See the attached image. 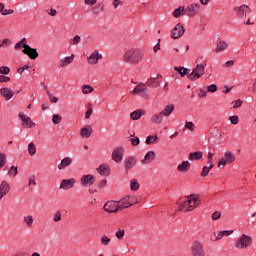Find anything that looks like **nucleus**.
<instances>
[{"instance_id": "de8ad7c7", "label": "nucleus", "mask_w": 256, "mask_h": 256, "mask_svg": "<svg viewBox=\"0 0 256 256\" xmlns=\"http://www.w3.org/2000/svg\"><path fill=\"white\" fill-rule=\"evenodd\" d=\"M18 173H19V170H18L17 166H11L8 171V175H11L12 177H17Z\"/></svg>"}, {"instance_id": "a211bd4d", "label": "nucleus", "mask_w": 256, "mask_h": 256, "mask_svg": "<svg viewBox=\"0 0 256 256\" xmlns=\"http://www.w3.org/2000/svg\"><path fill=\"white\" fill-rule=\"evenodd\" d=\"M145 84L140 83L138 84L134 90L132 91V95H139V97H147L148 90L145 89Z\"/></svg>"}, {"instance_id": "bf43d9fd", "label": "nucleus", "mask_w": 256, "mask_h": 256, "mask_svg": "<svg viewBox=\"0 0 256 256\" xmlns=\"http://www.w3.org/2000/svg\"><path fill=\"white\" fill-rule=\"evenodd\" d=\"M207 91H208L209 93H215V92L217 91V85L212 84V85L208 86V87H207Z\"/></svg>"}, {"instance_id": "f8f14e48", "label": "nucleus", "mask_w": 256, "mask_h": 256, "mask_svg": "<svg viewBox=\"0 0 256 256\" xmlns=\"http://www.w3.org/2000/svg\"><path fill=\"white\" fill-rule=\"evenodd\" d=\"M178 211H182V213H189L193 211L187 198H182L178 201Z\"/></svg>"}, {"instance_id": "c03bdc74", "label": "nucleus", "mask_w": 256, "mask_h": 256, "mask_svg": "<svg viewBox=\"0 0 256 256\" xmlns=\"http://www.w3.org/2000/svg\"><path fill=\"white\" fill-rule=\"evenodd\" d=\"M100 241L104 247H107L111 244V238H109L107 235H102Z\"/></svg>"}, {"instance_id": "c756f323", "label": "nucleus", "mask_w": 256, "mask_h": 256, "mask_svg": "<svg viewBox=\"0 0 256 256\" xmlns=\"http://www.w3.org/2000/svg\"><path fill=\"white\" fill-rule=\"evenodd\" d=\"M73 163V159L71 157H65L64 159L61 160L60 164L58 165L59 171H63L66 167H69Z\"/></svg>"}, {"instance_id": "f03ea898", "label": "nucleus", "mask_w": 256, "mask_h": 256, "mask_svg": "<svg viewBox=\"0 0 256 256\" xmlns=\"http://www.w3.org/2000/svg\"><path fill=\"white\" fill-rule=\"evenodd\" d=\"M143 55H145L143 50L130 49L124 53V61L131 64L139 63L143 59Z\"/></svg>"}, {"instance_id": "a878e982", "label": "nucleus", "mask_w": 256, "mask_h": 256, "mask_svg": "<svg viewBox=\"0 0 256 256\" xmlns=\"http://www.w3.org/2000/svg\"><path fill=\"white\" fill-rule=\"evenodd\" d=\"M75 59V54H71V56L64 57L60 59L59 61V67H67V65H71L73 63V60Z\"/></svg>"}, {"instance_id": "13d9d810", "label": "nucleus", "mask_w": 256, "mask_h": 256, "mask_svg": "<svg viewBox=\"0 0 256 256\" xmlns=\"http://www.w3.org/2000/svg\"><path fill=\"white\" fill-rule=\"evenodd\" d=\"M219 219H221V212L215 211V212L212 214V220H213V221H217V220H219Z\"/></svg>"}, {"instance_id": "f704fd0d", "label": "nucleus", "mask_w": 256, "mask_h": 256, "mask_svg": "<svg viewBox=\"0 0 256 256\" xmlns=\"http://www.w3.org/2000/svg\"><path fill=\"white\" fill-rule=\"evenodd\" d=\"M151 121H152L155 125H161V123H163V115L161 114V112L152 115Z\"/></svg>"}, {"instance_id": "c85d7f7f", "label": "nucleus", "mask_w": 256, "mask_h": 256, "mask_svg": "<svg viewBox=\"0 0 256 256\" xmlns=\"http://www.w3.org/2000/svg\"><path fill=\"white\" fill-rule=\"evenodd\" d=\"M173 111H175V105L168 104L164 107V109L160 113L162 117H169Z\"/></svg>"}, {"instance_id": "1a4fd4ad", "label": "nucleus", "mask_w": 256, "mask_h": 256, "mask_svg": "<svg viewBox=\"0 0 256 256\" xmlns=\"http://www.w3.org/2000/svg\"><path fill=\"white\" fill-rule=\"evenodd\" d=\"M184 34L185 28L183 27V25H181V23L176 24L171 31V37L173 39H179L180 37H183Z\"/></svg>"}, {"instance_id": "a18cd8bd", "label": "nucleus", "mask_w": 256, "mask_h": 256, "mask_svg": "<svg viewBox=\"0 0 256 256\" xmlns=\"http://www.w3.org/2000/svg\"><path fill=\"white\" fill-rule=\"evenodd\" d=\"M79 43H81V36L79 35H76L74 38L69 40L70 45H79Z\"/></svg>"}, {"instance_id": "423d86ee", "label": "nucleus", "mask_w": 256, "mask_h": 256, "mask_svg": "<svg viewBox=\"0 0 256 256\" xmlns=\"http://www.w3.org/2000/svg\"><path fill=\"white\" fill-rule=\"evenodd\" d=\"M235 161V154L231 151H227L224 153V158H221L218 161V167H225V165H229Z\"/></svg>"}, {"instance_id": "cd10ccee", "label": "nucleus", "mask_w": 256, "mask_h": 256, "mask_svg": "<svg viewBox=\"0 0 256 256\" xmlns=\"http://www.w3.org/2000/svg\"><path fill=\"white\" fill-rule=\"evenodd\" d=\"M191 169V163L189 161H183L177 166V171L180 173H187Z\"/></svg>"}, {"instance_id": "aec40b11", "label": "nucleus", "mask_w": 256, "mask_h": 256, "mask_svg": "<svg viewBox=\"0 0 256 256\" xmlns=\"http://www.w3.org/2000/svg\"><path fill=\"white\" fill-rule=\"evenodd\" d=\"M187 201L190 205V209H192V211H195V209H197V207H199V203H201V200H199V198L193 194L187 196Z\"/></svg>"}, {"instance_id": "bb28decb", "label": "nucleus", "mask_w": 256, "mask_h": 256, "mask_svg": "<svg viewBox=\"0 0 256 256\" xmlns=\"http://www.w3.org/2000/svg\"><path fill=\"white\" fill-rule=\"evenodd\" d=\"M97 171L100 175H105L106 177L111 175V169L109 168V165L107 164H101L98 168Z\"/></svg>"}, {"instance_id": "ddd939ff", "label": "nucleus", "mask_w": 256, "mask_h": 256, "mask_svg": "<svg viewBox=\"0 0 256 256\" xmlns=\"http://www.w3.org/2000/svg\"><path fill=\"white\" fill-rule=\"evenodd\" d=\"M75 183H77V180H75V178L63 179L60 184V189H63L64 191H69V189H73L75 187Z\"/></svg>"}, {"instance_id": "473e14b6", "label": "nucleus", "mask_w": 256, "mask_h": 256, "mask_svg": "<svg viewBox=\"0 0 256 256\" xmlns=\"http://www.w3.org/2000/svg\"><path fill=\"white\" fill-rule=\"evenodd\" d=\"M208 166H204L202 168L201 171V177H207V175H209V172L211 171V169H213V167H215V164H213V162H207Z\"/></svg>"}, {"instance_id": "3c124183", "label": "nucleus", "mask_w": 256, "mask_h": 256, "mask_svg": "<svg viewBox=\"0 0 256 256\" xmlns=\"http://www.w3.org/2000/svg\"><path fill=\"white\" fill-rule=\"evenodd\" d=\"M130 137H131L130 138L131 144L134 147H137V145H139V143H141V140H139V137H134V135H131Z\"/></svg>"}, {"instance_id": "052dcab7", "label": "nucleus", "mask_w": 256, "mask_h": 256, "mask_svg": "<svg viewBox=\"0 0 256 256\" xmlns=\"http://www.w3.org/2000/svg\"><path fill=\"white\" fill-rule=\"evenodd\" d=\"M229 119L232 125H237V123H239V116H230Z\"/></svg>"}, {"instance_id": "39448f33", "label": "nucleus", "mask_w": 256, "mask_h": 256, "mask_svg": "<svg viewBox=\"0 0 256 256\" xmlns=\"http://www.w3.org/2000/svg\"><path fill=\"white\" fill-rule=\"evenodd\" d=\"M191 256H205V249H203V244L199 241H194L190 246Z\"/></svg>"}, {"instance_id": "f257e3e1", "label": "nucleus", "mask_w": 256, "mask_h": 256, "mask_svg": "<svg viewBox=\"0 0 256 256\" xmlns=\"http://www.w3.org/2000/svg\"><path fill=\"white\" fill-rule=\"evenodd\" d=\"M205 67H207V61L203 60V58H197L196 67L188 75V79L190 81H197V79H201V77L205 75Z\"/></svg>"}, {"instance_id": "09e8293b", "label": "nucleus", "mask_w": 256, "mask_h": 256, "mask_svg": "<svg viewBox=\"0 0 256 256\" xmlns=\"http://www.w3.org/2000/svg\"><path fill=\"white\" fill-rule=\"evenodd\" d=\"M62 117L59 114H54L52 117V122L54 123V125H59V123H61L62 121Z\"/></svg>"}, {"instance_id": "7c9ffc66", "label": "nucleus", "mask_w": 256, "mask_h": 256, "mask_svg": "<svg viewBox=\"0 0 256 256\" xmlns=\"http://www.w3.org/2000/svg\"><path fill=\"white\" fill-rule=\"evenodd\" d=\"M143 115H146L145 110L138 109L130 113V118L132 119V121H139V118L143 117Z\"/></svg>"}, {"instance_id": "393cba45", "label": "nucleus", "mask_w": 256, "mask_h": 256, "mask_svg": "<svg viewBox=\"0 0 256 256\" xmlns=\"http://www.w3.org/2000/svg\"><path fill=\"white\" fill-rule=\"evenodd\" d=\"M0 95L6 100L9 101L10 99H13V90L11 88H2L0 89Z\"/></svg>"}, {"instance_id": "5fc2aeb1", "label": "nucleus", "mask_w": 256, "mask_h": 256, "mask_svg": "<svg viewBox=\"0 0 256 256\" xmlns=\"http://www.w3.org/2000/svg\"><path fill=\"white\" fill-rule=\"evenodd\" d=\"M53 221L54 223H59V221H61V211H56L54 213Z\"/></svg>"}, {"instance_id": "b1692460", "label": "nucleus", "mask_w": 256, "mask_h": 256, "mask_svg": "<svg viewBox=\"0 0 256 256\" xmlns=\"http://www.w3.org/2000/svg\"><path fill=\"white\" fill-rule=\"evenodd\" d=\"M99 59H103V55H101L98 51H94L88 57V63H90V65H97V63L99 62Z\"/></svg>"}, {"instance_id": "79ce46f5", "label": "nucleus", "mask_w": 256, "mask_h": 256, "mask_svg": "<svg viewBox=\"0 0 256 256\" xmlns=\"http://www.w3.org/2000/svg\"><path fill=\"white\" fill-rule=\"evenodd\" d=\"M184 11H185V7H183V6L176 8L173 12V17H175L176 19H179V17H181V15H183Z\"/></svg>"}, {"instance_id": "4d7b16f0", "label": "nucleus", "mask_w": 256, "mask_h": 256, "mask_svg": "<svg viewBox=\"0 0 256 256\" xmlns=\"http://www.w3.org/2000/svg\"><path fill=\"white\" fill-rule=\"evenodd\" d=\"M185 128L189 129L190 131H195V124L193 122H187L186 121Z\"/></svg>"}, {"instance_id": "603ef678", "label": "nucleus", "mask_w": 256, "mask_h": 256, "mask_svg": "<svg viewBox=\"0 0 256 256\" xmlns=\"http://www.w3.org/2000/svg\"><path fill=\"white\" fill-rule=\"evenodd\" d=\"M28 186L31 187V185L33 187H35L37 185V181H35V175H30L28 176Z\"/></svg>"}, {"instance_id": "f3484780", "label": "nucleus", "mask_w": 256, "mask_h": 256, "mask_svg": "<svg viewBox=\"0 0 256 256\" xmlns=\"http://www.w3.org/2000/svg\"><path fill=\"white\" fill-rule=\"evenodd\" d=\"M199 9H201V4L195 3V4H190L186 8V13L188 17H195L197 13H199Z\"/></svg>"}, {"instance_id": "37998d69", "label": "nucleus", "mask_w": 256, "mask_h": 256, "mask_svg": "<svg viewBox=\"0 0 256 256\" xmlns=\"http://www.w3.org/2000/svg\"><path fill=\"white\" fill-rule=\"evenodd\" d=\"M24 223L27 225V227H33V216L27 215L23 217Z\"/></svg>"}, {"instance_id": "dca6fc26", "label": "nucleus", "mask_w": 256, "mask_h": 256, "mask_svg": "<svg viewBox=\"0 0 256 256\" xmlns=\"http://www.w3.org/2000/svg\"><path fill=\"white\" fill-rule=\"evenodd\" d=\"M82 187H91L95 183V177L91 174L83 175L80 179Z\"/></svg>"}, {"instance_id": "49530a36", "label": "nucleus", "mask_w": 256, "mask_h": 256, "mask_svg": "<svg viewBox=\"0 0 256 256\" xmlns=\"http://www.w3.org/2000/svg\"><path fill=\"white\" fill-rule=\"evenodd\" d=\"M123 237H125V230L119 228L116 232V238L118 241H123Z\"/></svg>"}, {"instance_id": "58836bf2", "label": "nucleus", "mask_w": 256, "mask_h": 256, "mask_svg": "<svg viewBox=\"0 0 256 256\" xmlns=\"http://www.w3.org/2000/svg\"><path fill=\"white\" fill-rule=\"evenodd\" d=\"M93 91H95V89L89 84H84L82 86L83 95H89V93H93Z\"/></svg>"}, {"instance_id": "338daca9", "label": "nucleus", "mask_w": 256, "mask_h": 256, "mask_svg": "<svg viewBox=\"0 0 256 256\" xmlns=\"http://www.w3.org/2000/svg\"><path fill=\"white\" fill-rule=\"evenodd\" d=\"M8 81H11L10 77L0 75V83H7Z\"/></svg>"}, {"instance_id": "e2e57ef3", "label": "nucleus", "mask_w": 256, "mask_h": 256, "mask_svg": "<svg viewBox=\"0 0 256 256\" xmlns=\"http://www.w3.org/2000/svg\"><path fill=\"white\" fill-rule=\"evenodd\" d=\"M241 105H243V100L238 99V100H236V101L234 102L233 108H234V109H238V107H241Z\"/></svg>"}, {"instance_id": "0eeeda50", "label": "nucleus", "mask_w": 256, "mask_h": 256, "mask_svg": "<svg viewBox=\"0 0 256 256\" xmlns=\"http://www.w3.org/2000/svg\"><path fill=\"white\" fill-rule=\"evenodd\" d=\"M125 153V149L123 147H117L112 151V161L115 163H121L123 161V155Z\"/></svg>"}, {"instance_id": "680f3d73", "label": "nucleus", "mask_w": 256, "mask_h": 256, "mask_svg": "<svg viewBox=\"0 0 256 256\" xmlns=\"http://www.w3.org/2000/svg\"><path fill=\"white\" fill-rule=\"evenodd\" d=\"M9 45H11V40H9V39H4L3 41H2V43L0 44V48L1 47H9Z\"/></svg>"}, {"instance_id": "864d4df0", "label": "nucleus", "mask_w": 256, "mask_h": 256, "mask_svg": "<svg viewBox=\"0 0 256 256\" xmlns=\"http://www.w3.org/2000/svg\"><path fill=\"white\" fill-rule=\"evenodd\" d=\"M10 72H11V69L9 67L7 66L0 67L1 75H9Z\"/></svg>"}, {"instance_id": "c9c22d12", "label": "nucleus", "mask_w": 256, "mask_h": 256, "mask_svg": "<svg viewBox=\"0 0 256 256\" xmlns=\"http://www.w3.org/2000/svg\"><path fill=\"white\" fill-rule=\"evenodd\" d=\"M174 71H177L183 77L184 75H190L191 74V69L185 68V67H174Z\"/></svg>"}, {"instance_id": "e433bc0d", "label": "nucleus", "mask_w": 256, "mask_h": 256, "mask_svg": "<svg viewBox=\"0 0 256 256\" xmlns=\"http://www.w3.org/2000/svg\"><path fill=\"white\" fill-rule=\"evenodd\" d=\"M159 143V137L157 135H149L146 138V145H155Z\"/></svg>"}, {"instance_id": "4be33fe9", "label": "nucleus", "mask_w": 256, "mask_h": 256, "mask_svg": "<svg viewBox=\"0 0 256 256\" xmlns=\"http://www.w3.org/2000/svg\"><path fill=\"white\" fill-rule=\"evenodd\" d=\"M146 87H159L161 85V75H158L156 78L148 79L145 84Z\"/></svg>"}, {"instance_id": "a19ab883", "label": "nucleus", "mask_w": 256, "mask_h": 256, "mask_svg": "<svg viewBox=\"0 0 256 256\" xmlns=\"http://www.w3.org/2000/svg\"><path fill=\"white\" fill-rule=\"evenodd\" d=\"M28 153H29L30 157H33V155H35V153H37V147L35 146V143L30 142L28 144Z\"/></svg>"}, {"instance_id": "774afa93", "label": "nucleus", "mask_w": 256, "mask_h": 256, "mask_svg": "<svg viewBox=\"0 0 256 256\" xmlns=\"http://www.w3.org/2000/svg\"><path fill=\"white\" fill-rule=\"evenodd\" d=\"M13 13H15V11L13 9H3L2 11V15H13Z\"/></svg>"}, {"instance_id": "6ab92c4d", "label": "nucleus", "mask_w": 256, "mask_h": 256, "mask_svg": "<svg viewBox=\"0 0 256 256\" xmlns=\"http://www.w3.org/2000/svg\"><path fill=\"white\" fill-rule=\"evenodd\" d=\"M234 11L236 12L237 17H239L240 19H245V17H247V11L251 13V9H249V6L247 5L236 7L234 8Z\"/></svg>"}, {"instance_id": "0e129e2a", "label": "nucleus", "mask_w": 256, "mask_h": 256, "mask_svg": "<svg viewBox=\"0 0 256 256\" xmlns=\"http://www.w3.org/2000/svg\"><path fill=\"white\" fill-rule=\"evenodd\" d=\"M48 96L50 97V102L51 103H59V98L55 97V96H51L50 92H47Z\"/></svg>"}, {"instance_id": "69168bd1", "label": "nucleus", "mask_w": 256, "mask_h": 256, "mask_svg": "<svg viewBox=\"0 0 256 256\" xmlns=\"http://www.w3.org/2000/svg\"><path fill=\"white\" fill-rule=\"evenodd\" d=\"M46 13H48L50 17H55V15H57V10L51 8L50 10H46Z\"/></svg>"}, {"instance_id": "20e7f679", "label": "nucleus", "mask_w": 256, "mask_h": 256, "mask_svg": "<svg viewBox=\"0 0 256 256\" xmlns=\"http://www.w3.org/2000/svg\"><path fill=\"white\" fill-rule=\"evenodd\" d=\"M253 245V238L247 234H242L236 241L235 247L236 249H247V247H251Z\"/></svg>"}, {"instance_id": "4468645a", "label": "nucleus", "mask_w": 256, "mask_h": 256, "mask_svg": "<svg viewBox=\"0 0 256 256\" xmlns=\"http://www.w3.org/2000/svg\"><path fill=\"white\" fill-rule=\"evenodd\" d=\"M22 53H24V55H28V57H30L32 60H35L37 59V57H39V53L37 52V49L31 48V46L25 45V44H24V49L22 50Z\"/></svg>"}, {"instance_id": "9b49d317", "label": "nucleus", "mask_w": 256, "mask_h": 256, "mask_svg": "<svg viewBox=\"0 0 256 256\" xmlns=\"http://www.w3.org/2000/svg\"><path fill=\"white\" fill-rule=\"evenodd\" d=\"M19 119L22 121V127L25 129H32V127H35V122H32L31 117L19 113Z\"/></svg>"}, {"instance_id": "9d476101", "label": "nucleus", "mask_w": 256, "mask_h": 256, "mask_svg": "<svg viewBox=\"0 0 256 256\" xmlns=\"http://www.w3.org/2000/svg\"><path fill=\"white\" fill-rule=\"evenodd\" d=\"M11 192V184L7 180H3L0 183V201L6 195H9Z\"/></svg>"}, {"instance_id": "2eb2a0df", "label": "nucleus", "mask_w": 256, "mask_h": 256, "mask_svg": "<svg viewBox=\"0 0 256 256\" xmlns=\"http://www.w3.org/2000/svg\"><path fill=\"white\" fill-rule=\"evenodd\" d=\"M135 165H137V158L135 156H129V157L125 158L124 169L126 172L131 171V169H133V167H135Z\"/></svg>"}, {"instance_id": "4c0bfd02", "label": "nucleus", "mask_w": 256, "mask_h": 256, "mask_svg": "<svg viewBox=\"0 0 256 256\" xmlns=\"http://www.w3.org/2000/svg\"><path fill=\"white\" fill-rule=\"evenodd\" d=\"M227 47H229V44H227V42L225 41H220L217 46H216V53H221L222 51H225V49H227Z\"/></svg>"}, {"instance_id": "412c9836", "label": "nucleus", "mask_w": 256, "mask_h": 256, "mask_svg": "<svg viewBox=\"0 0 256 256\" xmlns=\"http://www.w3.org/2000/svg\"><path fill=\"white\" fill-rule=\"evenodd\" d=\"M157 157V154L155 153V151H148L145 156L144 159L141 160L142 165H149L150 163H153V161H155V158Z\"/></svg>"}, {"instance_id": "6e6d98bb", "label": "nucleus", "mask_w": 256, "mask_h": 256, "mask_svg": "<svg viewBox=\"0 0 256 256\" xmlns=\"http://www.w3.org/2000/svg\"><path fill=\"white\" fill-rule=\"evenodd\" d=\"M91 115H93V107L89 105L85 114V119H91Z\"/></svg>"}, {"instance_id": "ea45409f", "label": "nucleus", "mask_w": 256, "mask_h": 256, "mask_svg": "<svg viewBox=\"0 0 256 256\" xmlns=\"http://www.w3.org/2000/svg\"><path fill=\"white\" fill-rule=\"evenodd\" d=\"M139 187H141V185L139 184V182L136 179L130 180L131 191H139Z\"/></svg>"}, {"instance_id": "72a5a7b5", "label": "nucleus", "mask_w": 256, "mask_h": 256, "mask_svg": "<svg viewBox=\"0 0 256 256\" xmlns=\"http://www.w3.org/2000/svg\"><path fill=\"white\" fill-rule=\"evenodd\" d=\"M188 159L189 161H199V159H203V152H192L188 155Z\"/></svg>"}, {"instance_id": "5701e85b", "label": "nucleus", "mask_w": 256, "mask_h": 256, "mask_svg": "<svg viewBox=\"0 0 256 256\" xmlns=\"http://www.w3.org/2000/svg\"><path fill=\"white\" fill-rule=\"evenodd\" d=\"M93 134V127L91 125H86L80 130V135L83 139H89Z\"/></svg>"}, {"instance_id": "8fccbe9b", "label": "nucleus", "mask_w": 256, "mask_h": 256, "mask_svg": "<svg viewBox=\"0 0 256 256\" xmlns=\"http://www.w3.org/2000/svg\"><path fill=\"white\" fill-rule=\"evenodd\" d=\"M5 163H7V155L0 153V169L5 167Z\"/></svg>"}, {"instance_id": "2f4dec72", "label": "nucleus", "mask_w": 256, "mask_h": 256, "mask_svg": "<svg viewBox=\"0 0 256 256\" xmlns=\"http://www.w3.org/2000/svg\"><path fill=\"white\" fill-rule=\"evenodd\" d=\"M229 235H233V230H224V231H220L215 239H212V241H221V239H223V237H229Z\"/></svg>"}, {"instance_id": "7ed1b4c3", "label": "nucleus", "mask_w": 256, "mask_h": 256, "mask_svg": "<svg viewBox=\"0 0 256 256\" xmlns=\"http://www.w3.org/2000/svg\"><path fill=\"white\" fill-rule=\"evenodd\" d=\"M120 203V209H127L128 207H133V205H137L140 203L139 199L135 195H127L118 201Z\"/></svg>"}, {"instance_id": "6e6552de", "label": "nucleus", "mask_w": 256, "mask_h": 256, "mask_svg": "<svg viewBox=\"0 0 256 256\" xmlns=\"http://www.w3.org/2000/svg\"><path fill=\"white\" fill-rule=\"evenodd\" d=\"M119 201H108L104 204V211L107 213H117V211H121V206L117 205Z\"/></svg>"}]
</instances>
